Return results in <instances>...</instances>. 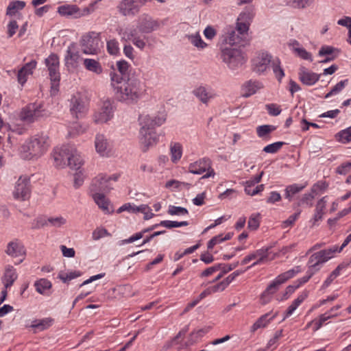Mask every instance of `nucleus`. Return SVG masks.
I'll use <instances>...</instances> for the list:
<instances>
[{"instance_id":"nucleus-1","label":"nucleus","mask_w":351,"mask_h":351,"mask_svg":"<svg viewBox=\"0 0 351 351\" xmlns=\"http://www.w3.org/2000/svg\"><path fill=\"white\" fill-rule=\"evenodd\" d=\"M111 86L119 101L127 104H135L146 95L145 85L138 79L128 78L124 80L114 71L110 73Z\"/></svg>"},{"instance_id":"nucleus-2","label":"nucleus","mask_w":351,"mask_h":351,"mask_svg":"<svg viewBox=\"0 0 351 351\" xmlns=\"http://www.w3.org/2000/svg\"><path fill=\"white\" fill-rule=\"evenodd\" d=\"M220 59L231 70L241 67L246 62V57L241 50L236 48L225 47L219 53Z\"/></svg>"},{"instance_id":"nucleus-3","label":"nucleus","mask_w":351,"mask_h":351,"mask_svg":"<svg viewBox=\"0 0 351 351\" xmlns=\"http://www.w3.org/2000/svg\"><path fill=\"white\" fill-rule=\"evenodd\" d=\"M49 140L47 135L36 134L27 143L26 148L30 158H38L43 156L49 147Z\"/></svg>"},{"instance_id":"nucleus-4","label":"nucleus","mask_w":351,"mask_h":351,"mask_svg":"<svg viewBox=\"0 0 351 351\" xmlns=\"http://www.w3.org/2000/svg\"><path fill=\"white\" fill-rule=\"evenodd\" d=\"M80 44L86 54H95L103 46L100 33L90 32L82 36Z\"/></svg>"},{"instance_id":"nucleus-5","label":"nucleus","mask_w":351,"mask_h":351,"mask_svg":"<svg viewBox=\"0 0 351 351\" xmlns=\"http://www.w3.org/2000/svg\"><path fill=\"white\" fill-rule=\"evenodd\" d=\"M274 57L267 51H259L252 59V70L258 75H264L270 68Z\"/></svg>"},{"instance_id":"nucleus-6","label":"nucleus","mask_w":351,"mask_h":351,"mask_svg":"<svg viewBox=\"0 0 351 351\" xmlns=\"http://www.w3.org/2000/svg\"><path fill=\"white\" fill-rule=\"evenodd\" d=\"M45 62L49 71L51 82V89L58 90L60 80L59 57L55 53H51L45 59Z\"/></svg>"},{"instance_id":"nucleus-7","label":"nucleus","mask_w":351,"mask_h":351,"mask_svg":"<svg viewBox=\"0 0 351 351\" xmlns=\"http://www.w3.org/2000/svg\"><path fill=\"white\" fill-rule=\"evenodd\" d=\"M73 152H75V146L72 145H64L55 149L53 156L56 166L64 167L71 165Z\"/></svg>"},{"instance_id":"nucleus-8","label":"nucleus","mask_w":351,"mask_h":351,"mask_svg":"<svg viewBox=\"0 0 351 351\" xmlns=\"http://www.w3.org/2000/svg\"><path fill=\"white\" fill-rule=\"evenodd\" d=\"M189 172L197 175L206 172V173L202 177V179L214 177L215 174L214 169L212 168V162L210 159L207 157L200 158L191 163L189 166Z\"/></svg>"},{"instance_id":"nucleus-9","label":"nucleus","mask_w":351,"mask_h":351,"mask_svg":"<svg viewBox=\"0 0 351 351\" xmlns=\"http://www.w3.org/2000/svg\"><path fill=\"white\" fill-rule=\"evenodd\" d=\"M69 110L76 119L82 117L88 110L86 97L80 93L73 94L69 99Z\"/></svg>"},{"instance_id":"nucleus-10","label":"nucleus","mask_w":351,"mask_h":351,"mask_svg":"<svg viewBox=\"0 0 351 351\" xmlns=\"http://www.w3.org/2000/svg\"><path fill=\"white\" fill-rule=\"evenodd\" d=\"M118 180V176L114 174L107 176L106 174H99L92 181L90 191L98 193V191H108L112 189L111 182H116Z\"/></svg>"},{"instance_id":"nucleus-11","label":"nucleus","mask_w":351,"mask_h":351,"mask_svg":"<svg viewBox=\"0 0 351 351\" xmlns=\"http://www.w3.org/2000/svg\"><path fill=\"white\" fill-rule=\"evenodd\" d=\"M31 194L30 180L27 176H21L16 182L14 197L16 199L25 201L29 198Z\"/></svg>"},{"instance_id":"nucleus-12","label":"nucleus","mask_w":351,"mask_h":351,"mask_svg":"<svg viewBox=\"0 0 351 351\" xmlns=\"http://www.w3.org/2000/svg\"><path fill=\"white\" fill-rule=\"evenodd\" d=\"M158 135L155 130L141 125L140 129V143L143 152L155 145L158 141Z\"/></svg>"},{"instance_id":"nucleus-13","label":"nucleus","mask_w":351,"mask_h":351,"mask_svg":"<svg viewBox=\"0 0 351 351\" xmlns=\"http://www.w3.org/2000/svg\"><path fill=\"white\" fill-rule=\"evenodd\" d=\"M136 27L143 34H149L160 27V22L147 14H143L137 19Z\"/></svg>"},{"instance_id":"nucleus-14","label":"nucleus","mask_w":351,"mask_h":351,"mask_svg":"<svg viewBox=\"0 0 351 351\" xmlns=\"http://www.w3.org/2000/svg\"><path fill=\"white\" fill-rule=\"evenodd\" d=\"M121 40L124 41L132 40V43L139 49L143 50L146 46L145 36L137 35V31L134 28L121 29L119 31Z\"/></svg>"},{"instance_id":"nucleus-15","label":"nucleus","mask_w":351,"mask_h":351,"mask_svg":"<svg viewBox=\"0 0 351 351\" xmlns=\"http://www.w3.org/2000/svg\"><path fill=\"white\" fill-rule=\"evenodd\" d=\"M95 147L97 154L103 157H109L113 151L112 142L106 136L98 134L95 136Z\"/></svg>"},{"instance_id":"nucleus-16","label":"nucleus","mask_w":351,"mask_h":351,"mask_svg":"<svg viewBox=\"0 0 351 351\" xmlns=\"http://www.w3.org/2000/svg\"><path fill=\"white\" fill-rule=\"evenodd\" d=\"M143 5L140 0H122L117 9L123 16H131L136 14Z\"/></svg>"},{"instance_id":"nucleus-17","label":"nucleus","mask_w":351,"mask_h":351,"mask_svg":"<svg viewBox=\"0 0 351 351\" xmlns=\"http://www.w3.org/2000/svg\"><path fill=\"white\" fill-rule=\"evenodd\" d=\"M335 250H332L330 247L325 250H320L313 254L308 259V262L310 264H313V265H316L317 267H322V265L328 261L330 258L334 256Z\"/></svg>"},{"instance_id":"nucleus-18","label":"nucleus","mask_w":351,"mask_h":351,"mask_svg":"<svg viewBox=\"0 0 351 351\" xmlns=\"http://www.w3.org/2000/svg\"><path fill=\"white\" fill-rule=\"evenodd\" d=\"M269 250V247H263L261 249H258L256 251H254L252 253L249 254L247 256H246L241 262V265H246L250 261L254 260L257 258L256 261H255L254 263H252V265L247 267V269L261 264L263 263L265 260H266L268 258V251Z\"/></svg>"},{"instance_id":"nucleus-19","label":"nucleus","mask_w":351,"mask_h":351,"mask_svg":"<svg viewBox=\"0 0 351 351\" xmlns=\"http://www.w3.org/2000/svg\"><path fill=\"white\" fill-rule=\"evenodd\" d=\"M81 60L80 52L76 49L74 45L68 47L66 53L64 57L65 66L69 69H75L79 66Z\"/></svg>"},{"instance_id":"nucleus-20","label":"nucleus","mask_w":351,"mask_h":351,"mask_svg":"<svg viewBox=\"0 0 351 351\" xmlns=\"http://www.w3.org/2000/svg\"><path fill=\"white\" fill-rule=\"evenodd\" d=\"M41 115V111L38 105L31 104L22 109L20 114L21 119L28 122H34Z\"/></svg>"},{"instance_id":"nucleus-21","label":"nucleus","mask_w":351,"mask_h":351,"mask_svg":"<svg viewBox=\"0 0 351 351\" xmlns=\"http://www.w3.org/2000/svg\"><path fill=\"white\" fill-rule=\"evenodd\" d=\"M113 115V109L109 101H105L99 112H96L94 117L95 122L104 123L109 121Z\"/></svg>"},{"instance_id":"nucleus-22","label":"nucleus","mask_w":351,"mask_h":351,"mask_svg":"<svg viewBox=\"0 0 351 351\" xmlns=\"http://www.w3.org/2000/svg\"><path fill=\"white\" fill-rule=\"evenodd\" d=\"M5 252L12 258L24 256L25 255V248L21 241L15 239L7 244Z\"/></svg>"},{"instance_id":"nucleus-23","label":"nucleus","mask_w":351,"mask_h":351,"mask_svg":"<svg viewBox=\"0 0 351 351\" xmlns=\"http://www.w3.org/2000/svg\"><path fill=\"white\" fill-rule=\"evenodd\" d=\"M166 119L167 115L162 113L155 117L145 115L140 119V124L152 130H155V127L162 125L166 121Z\"/></svg>"},{"instance_id":"nucleus-24","label":"nucleus","mask_w":351,"mask_h":351,"mask_svg":"<svg viewBox=\"0 0 351 351\" xmlns=\"http://www.w3.org/2000/svg\"><path fill=\"white\" fill-rule=\"evenodd\" d=\"M193 94L204 104H207L215 97L212 88L206 86H199L195 88Z\"/></svg>"},{"instance_id":"nucleus-25","label":"nucleus","mask_w":351,"mask_h":351,"mask_svg":"<svg viewBox=\"0 0 351 351\" xmlns=\"http://www.w3.org/2000/svg\"><path fill=\"white\" fill-rule=\"evenodd\" d=\"M319 77L320 75L312 71H309L304 67H302L300 69V80L306 86H312L315 84L319 80Z\"/></svg>"},{"instance_id":"nucleus-26","label":"nucleus","mask_w":351,"mask_h":351,"mask_svg":"<svg viewBox=\"0 0 351 351\" xmlns=\"http://www.w3.org/2000/svg\"><path fill=\"white\" fill-rule=\"evenodd\" d=\"M263 88L262 83L257 80H249L245 82L242 87V95L244 97H248L255 94L257 90Z\"/></svg>"},{"instance_id":"nucleus-27","label":"nucleus","mask_w":351,"mask_h":351,"mask_svg":"<svg viewBox=\"0 0 351 351\" xmlns=\"http://www.w3.org/2000/svg\"><path fill=\"white\" fill-rule=\"evenodd\" d=\"M18 278L16 269L12 265H7L5 267V271L2 277V281L5 289L12 286Z\"/></svg>"},{"instance_id":"nucleus-28","label":"nucleus","mask_w":351,"mask_h":351,"mask_svg":"<svg viewBox=\"0 0 351 351\" xmlns=\"http://www.w3.org/2000/svg\"><path fill=\"white\" fill-rule=\"evenodd\" d=\"M283 284L278 276H277L266 288L261 295V300L264 304L267 303L270 300L271 296L275 293L279 288L280 285Z\"/></svg>"},{"instance_id":"nucleus-29","label":"nucleus","mask_w":351,"mask_h":351,"mask_svg":"<svg viewBox=\"0 0 351 351\" xmlns=\"http://www.w3.org/2000/svg\"><path fill=\"white\" fill-rule=\"evenodd\" d=\"M243 37L244 36L239 34V33L235 29H234L232 27H230L227 29L226 36L225 37V42L230 45H243Z\"/></svg>"},{"instance_id":"nucleus-30","label":"nucleus","mask_w":351,"mask_h":351,"mask_svg":"<svg viewBox=\"0 0 351 351\" xmlns=\"http://www.w3.org/2000/svg\"><path fill=\"white\" fill-rule=\"evenodd\" d=\"M308 293L305 291L301 293L296 299H295L292 303L289 306L287 310L285 313V315L283 317V320L290 317L293 312L297 309V308L304 301V300L308 297Z\"/></svg>"},{"instance_id":"nucleus-31","label":"nucleus","mask_w":351,"mask_h":351,"mask_svg":"<svg viewBox=\"0 0 351 351\" xmlns=\"http://www.w3.org/2000/svg\"><path fill=\"white\" fill-rule=\"evenodd\" d=\"M171 160L173 163H177L182 156L183 147L178 142H171L169 145Z\"/></svg>"},{"instance_id":"nucleus-32","label":"nucleus","mask_w":351,"mask_h":351,"mask_svg":"<svg viewBox=\"0 0 351 351\" xmlns=\"http://www.w3.org/2000/svg\"><path fill=\"white\" fill-rule=\"evenodd\" d=\"M93 198L97 206L106 213H110L109 208L110 202L106 198L105 195L100 193H95L93 194Z\"/></svg>"},{"instance_id":"nucleus-33","label":"nucleus","mask_w":351,"mask_h":351,"mask_svg":"<svg viewBox=\"0 0 351 351\" xmlns=\"http://www.w3.org/2000/svg\"><path fill=\"white\" fill-rule=\"evenodd\" d=\"M36 66V61L35 60H32L29 62L26 63L18 72L17 78L19 83L23 85L26 82V80L22 75L23 72H25L26 74L31 75Z\"/></svg>"},{"instance_id":"nucleus-34","label":"nucleus","mask_w":351,"mask_h":351,"mask_svg":"<svg viewBox=\"0 0 351 351\" xmlns=\"http://www.w3.org/2000/svg\"><path fill=\"white\" fill-rule=\"evenodd\" d=\"M53 319L51 317L35 319L32 322L29 327L37 329L39 331H43L49 328L53 324Z\"/></svg>"},{"instance_id":"nucleus-35","label":"nucleus","mask_w":351,"mask_h":351,"mask_svg":"<svg viewBox=\"0 0 351 351\" xmlns=\"http://www.w3.org/2000/svg\"><path fill=\"white\" fill-rule=\"evenodd\" d=\"M34 287L38 293L41 295H48L47 291L52 287L51 281L46 278H40L35 281Z\"/></svg>"},{"instance_id":"nucleus-36","label":"nucleus","mask_w":351,"mask_h":351,"mask_svg":"<svg viewBox=\"0 0 351 351\" xmlns=\"http://www.w3.org/2000/svg\"><path fill=\"white\" fill-rule=\"evenodd\" d=\"M84 65L86 70L88 71L95 73L97 75L102 73L103 69L101 64L99 61L91 59V58H86L84 60Z\"/></svg>"},{"instance_id":"nucleus-37","label":"nucleus","mask_w":351,"mask_h":351,"mask_svg":"<svg viewBox=\"0 0 351 351\" xmlns=\"http://www.w3.org/2000/svg\"><path fill=\"white\" fill-rule=\"evenodd\" d=\"M270 66L272 68V71L276 78L278 82H281L282 79L285 76V71L281 66V62L280 59L277 57L274 58Z\"/></svg>"},{"instance_id":"nucleus-38","label":"nucleus","mask_w":351,"mask_h":351,"mask_svg":"<svg viewBox=\"0 0 351 351\" xmlns=\"http://www.w3.org/2000/svg\"><path fill=\"white\" fill-rule=\"evenodd\" d=\"M25 6V2L23 1H12L10 2L7 10L6 15L12 16L15 15L19 10H23Z\"/></svg>"},{"instance_id":"nucleus-39","label":"nucleus","mask_w":351,"mask_h":351,"mask_svg":"<svg viewBox=\"0 0 351 351\" xmlns=\"http://www.w3.org/2000/svg\"><path fill=\"white\" fill-rule=\"evenodd\" d=\"M269 315V313H266L260 317L252 326L250 331L252 332H254L259 328L266 327L270 321L274 318V316L271 317V318H268Z\"/></svg>"},{"instance_id":"nucleus-40","label":"nucleus","mask_w":351,"mask_h":351,"mask_svg":"<svg viewBox=\"0 0 351 351\" xmlns=\"http://www.w3.org/2000/svg\"><path fill=\"white\" fill-rule=\"evenodd\" d=\"M186 37L190 43L197 49H203L207 47V44L202 39L199 32L187 35Z\"/></svg>"},{"instance_id":"nucleus-41","label":"nucleus","mask_w":351,"mask_h":351,"mask_svg":"<svg viewBox=\"0 0 351 351\" xmlns=\"http://www.w3.org/2000/svg\"><path fill=\"white\" fill-rule=\"evenodd\" d=\"M304 187H305V186L300 185L298 184H293L287 186L285 189V198H287L289 201H291L292 199V197L294 195L300 193Z\"/></svg>"},{"instance_id":"nucleus-42","label":"nucleus","mask_w":351,"mask_h":351,"mask_svg":"<svg viewBox=\"0 0 351 351\" xmlns=\"http://www.w3.org/2000/svg\"><path fill=\"white\" fill-rule=\"evenodd\" d=\"M78 12L79 8L73 5H63L58 8V12L62 16H72Z\"/></svg>"},{"instance_id":"nucleus-43","label":"nucleus","mask_w":351,"mask_h":351,"mask_svg":"<svg viewBox=\"0 0 351 351\" xmlns=\"http://www.w3.org/2000/svg\"><path fill=\"white\" fill-rule=\"evenodd\" d=\"M302 271L300 266H295L293 268L278 275V280H281L283 283L290 278L294 277L296 274L300 273Z\"/></svg>"},{"instance_id":"nucleus-44","label":"nucleus","mask_w":351,"mask_h":351,"mask_svg":"<svg viewBox=\"0 0 351 351\" xmlns=\"http://www.w3.org/2000/svg\"><path fill=\"white\" fill-rule=\"evenodd\" d=\"M66 222L65 218L62 216H58L56 217H49L47 219L45 220L43 223V226H48L49 224L51 226L59 228L62 226L64 225Z\"/></svg>"},{"instance_id":"nucleus-45","label":"nucleus","mask_w":351,"mask_h":351,"mask_svg":"<svg viewBox=\"0 0 351 351\" xmlns=\"http://www.w3.org/2000/svg\"><path fill=\"white\" fill-rule=\"evenodd\" d=\"M275 130L276 127L274 125H263L256 128V133L258 137L263 138Z\"/></svg>"},{"instance_id":"nucleus-46","label":"nucleus","mask_w":351,"mask_h":351,"mask_svg":"<svg viewBox=\"0 0 351 351\" xmlns=\"http://www.w3.org/2000/svg\"><path fill=\"white\" fill-rule=\"evenodd\" d=\"M348 84V80H343L338 82L326 95L325 98H329L332 95L339 93L345 86Z\"/></svg>"},{"instance_id":"nucleus-47","label":"nucleus","mask_w":351,"mask_h":351,"mask_svg":"<svg viewBox=\"0 0 351 351\" xmlns=\"http://www.w3.org/2000/svg\"><path fill=\"white\" fill-rule=\"evenodd\" d=\"M285 144L286 143L285 142H282V141L275 142V143H273L271 144L266 145L263 148V151L265 152V153H268V154H276Z\"/></svg>"},{"instance_id":"nucleus-48","label":"nucleus","mask_w":351,"mask_h":351,"mask_svg":"<svg viewBox=\"0 0 351 351\" xmlns=\"http://www.w3.org/2000/svg\"><path fill=\"white\" fill-rule=\"evenodd\" d=\"M160 226L165 227L167 228L171 229L173 228H178L182 226H186L189 225V222L186 221H170V220H164L161 221L160 222Z\"/></svg>"},{"instance_id":"nucleus-49","label":"nucleus","mask_w":351,"mask_h":351,"mask_svg":"<svg viewBox=\"0 0 351 351\" xmlns=\"http://www.w3.org/2000/svg\"><path fill=\"white\" fill-rule=\"evenodd\" d=\"M73 156H72L71 163V165H67V166L70 167L71 168L78 169L83 163L82 158L78 153L75 147V152H73Z\"/></svg>"},{"instance_id":"nucleus-50","label":"nucleus","mask_w":351,"mask_h":351,"mask_svg":"<svg viewBox=\"0 0 351 351\" xmlns=\"http://www.w3.org/2000/svg\"><path fill=\"white\" fill-rule=\"evenodd\" d=\"M339 141L346 143L351 141V126L341 130L337 134Z\"/></svg>"},{"instance_id":"nucleus-51","label":"nucleus","mask_w":351,"mask_h":351,"mask_svg":"<svg viewBox=\"0 0 351 351\" xmlns=\"http://www.w3.org/2000/svg\"><path fill=\"white\" fill-rule=\"evenodd\" d=\"M253 16V9L252 8H248L239 14L237 21H243V22L250 24Z\"/></svg>"},{"instance_id":"nucleus-52","label":"nucleus","mask_w":351,"mask_h":351,"mask_svg":"<svg viewBox=\"0 0 351 351\" xmlns=\"http://www.w3.org/2000/svg\"><path fill=\"white\" fill-rule=\"evenodd\" d=\"M81 273L78 271H71L69 273L66 274H60L58 275L59 278L63 282H69L71 280L76 278L79 276H80Z\"/></svg>"},{"instance_id":"nucleus-53","label":"nucleus","mask_w":351,"mask_h":351,"mask_svg":"<svg viewBox=\"0 0 351 351\" xmlns=\"http://www.w3.org/2000/svg\"><path fill=\"white\" fill-rule=\"evenodd\" d=\"M168 213L171 215H186L189 214V211L184 207L169 206Z\"/></svg>"},{"instance_id":"nucleus-54","label":"nucleus","mask_w":351,"mask_h":351,"mask_svg":"<svg viewBox=\"0 0 351 351\" xmlns=\"http://www.w3.org/2000/svg\"><path fill=\"white\" fill-rule=\"evenodd\" d=\"M293 51L303 60L313 61L312 55L303 47H294Z\"/></svg>"},{"instance_id":"nucleus-55","label":"nucleus","mask_w":351,"mask_h":351,"mask_svg":"<svg viewBox=\"0 0 351 351\" xmlns=\"http://www.w3.org/2000/svg\"><path fill=\"white\" fill-rule=\"evenodd\" d=\"M107 49L110 54L116 55L119 51V43L116 39H112L107 42Z\"/></svg>"},{"instance_id":"nucleus-56","label":"nucleus","mask_w":351,"mask_h":351,"mask_svg":"<svg viewBox=\"0 0 351 351\" xmlns=\"http://www.w3.org/2000/svg\"><path fill=\"white\" fill-rule=\"evenodd\" d=\"M259 215L258 214H253L249 219L248 221V228L252 230H256L260 225L259 221Z\"/></svg>"},{"instance_id":"nucleus-57","label":"nucleus","mask_w":351,"mask_h":351,"mask_svg":"<svg viewBox=\"0 0 351 351\" xmlns=\"http://www.w3.org/2000/svg\"><path fill=\"white\" fill-rule=\"evenodd\" d=\"M249 26L250 24L246 22H243V21H237V29L235 30L237 31L241 36H245L247 33Z\"/></svg>"},{"instance_id":"nucleus-58","label":"nucleus","mask_w":351,"mask_h":351,"mask_svg":"<svg viewBox=\"0 0 351 351\" xmlns=\"http://www.w3.org/2000/svg\"><path fill=\"white\" fill-rule=\"evenodd\" d=\"M109 233L106 228H96L92 234V238L93 240L97 241L100 239L102 237L106 236H108Z\"/></svg>"},{"instance_id":"nucleus-59","label":"nucleus","mask_w":351,"mask_h":351,"mask_svg":"<svg viewBox=\"0 0 351 351\" xmlns=\"http://www.w3.org/2000/svg\"><path fill=\"white\" fill-rule=\"evenodd\" d=\"M220 269H221V265L216 264L212 267H210L206 269L204 271H203L201 273L199 276L201 278L207 277V276L212 275L213 273H215Z\"/></svg>"},{"instance_id":"nucleus-60","label":"nucleus","mask_w":351,"mask_h":351,"mask_svg":"<svg viewBox=\"0 0 351 351\" xmlns=\"http://www.w3.org/2000/svg\"><path fill=\"white\" fill-rule=\"evenodd\" d=\"M266 109L267 110L268 113L271 116H278L282 111L280 106L275 104L266 105Z\"/></svg>"},{"instance_id":"nucleus-61","label":"nucleus","mask_w":351,"mask_h":351,"mask_svg":"<svg viewBox=\"0 0 351 351\" xmlns=\"http://www.w3.org/2000/svg\"><path fill=\"white\" fill-rule=\"evenodd\" d=\"M7 27H8V38H11L15 34L16 30L19 28V25L17 24V22L15 20H12L8 24Z\"/></svg>"},{"instance_id":"nucleus-62","label":"nucleus","mask_w":351,"mask_h":351,"mask_svg":"<svg viewBox=\"0 0 351 351\" xmlns=\"http://www.w3.org/2000/svg\"><path fill=\"white\" fill-rule=\"evenodd\" d=\"M350 165H349L348 162H346L338 166L335 171L339 175H346L350 171Z\"/></svg>"},{"instance_id":"nucleus-63","label":"nucleus","mask_w":351,"mask_h":351,"mask_svg":"<svg viewBox=\"0 0 351 351\" xmlns=\"http://www.w3.org/2000/svg\"><path fill=\"white\" fill-rule=\"evenodd\" d=\"M222 234H218L213 237L207 243V247L208 250H212L216 245L222 243Z\"/></svg>"},{"instance_id":"nucleus-64","label":"nucleus","mask_w":351,"mask_h":351,"mask_svg":"<svg viewBox=\"0 0 351 351\" xmlns=\"http://www.w3.org/2000/svg\"><path fill=\"white\" fill-rule=\"evenodd\" d=\"M117 66L120 73L124 75L128 73L130 64L126 61L123 60L117 62Z\"/></svg>"}]
</instances>
